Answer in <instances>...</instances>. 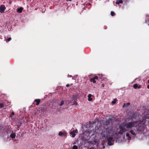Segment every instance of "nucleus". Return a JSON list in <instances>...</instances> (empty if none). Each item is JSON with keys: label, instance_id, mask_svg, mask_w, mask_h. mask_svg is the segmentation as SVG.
Segmentation results:
<instances>
[{"label": "nucleus", "instance_id": "22", "mask_svg": "<svg viewBox=\"0 0 149 149\" xmlns=\"http://www.w3.org/2000/svg\"><path fill=\"white\" fill-rule=\"evenodd\" d=\"M116 100H114V101H113L112 102V103L113 104H114L115 103H116V101H115Z\"/></svg>", "mask_w": 149, "mask_h": 149}, {"label": "nucleus", "instance_id": "4", "mask_svg": "<svg viewBox=\"0 0 149 149\" xmlns=\"http://www.w3.org/2000/svg\"><path fill=\"white\" fill-rule=\"evenodd\" d=\"M40 102V99H36L35 100L34 102V103L36 102V105H38L39 104Z\"/></svg>", "mask_w": 149, "mask_h": 149}, {"label": "nucleus", "instance_id": "9", "mask_svg": "<svg viewBox=\"0 0 149 149\" xmlns=\"http://www.w3.org/2000/svg\"><path fill=\"white\" fill-rule=\"evenodd\" d=\"M123 3V1L122 0H118V1L117 0L116 2V3L117 4H118L119 3Z\"/></svg>", "mask_w": 149, "mask_h": 149}, {"label": "nucleus", "instance_id": "31", "mask_svg": "<svg viewBox=\"0 0 149 149\" xmlns=\"http://www.w3.org/2000/svg\"><path fill=\"white\" fill-rule=\"evenodd\" d=\"M147 87L149 89V85L147 86Z\"/></svg>", "mask_w": 149, "mask_h": 149}, {"label": "nucleus", "instance_id": "8", "mask_svg": "<svg viewBox=\"0 0 149 149\" xmlns=\"http://www.w3.org/2000/svg\"><path fill=\"white\" fill-rule=\"evenodd\" d=\"M91 96H92V95L91 94H89L88 95V100L89 101H92V99L91 98Z\"/></svg>", "mask_w": 149, "mask_h": 149}, {"label": "nucleus", "instance_id": "26", "mask_svg": "<svg viewBox=\"0 0 149 149\" xmlns=\"http://www.w3.org/2000/svg\"><path fill=\"white\" fill-rule=\"evenodd\" d=\"M66 86L67 87H69L70 86V85L69 84H67L66 85Z\"/></svg>", "mask_w": 149, "mask_h": 149}, {"label": "nucleus", "instance_id": "16", "mask_svg": "<svg viewBox=\"0 0 149 149\" xmlns=\"http://www.w3.org/2000/svg\"><path fill=\"white\" fill-rule=\"evenodd\" d=\"M138 86L137 84H135L133 86L134 88L135 89L136 88L138 87Z\"/></svg>", "mask_w": 149, "mask_h": 149}, {"label": "nucleus", "instance_id": "3", "mask_svg": "<svg viewBox=\"0 0 149 149\" xmlns=\"http://www.w3.org/2000/svg\"><path fill=\"white\" fill-rule=\"evenodd\" d=\"M6 8L4 5H1L0 7V12L1 13H4Z\"/></svg>", "mask_w": 149, "mask_h": 149}, {"label": "nucleus", "instance_id": "29", "mask_svg": "<svg viewBox=\"0 0 149 149\" xmlns=\"http://www.w3.org/2000/svg\"><path fill=\"white\" fill-rule=\"evenodd\" d=\"M102 76H101V77H99V79L102 80Z\"/></svg>", "mask_w": 149, "mask_h": 149}, {"label": "nucleus", "instance_id": "24", "mask_svg": "<svg viewBox=\"0 0 149 149\" xmlns=\"http://www.w3.org/2000/svg\"><path fill=\"white\" fill-rule=\"evenodd\" d=\"M126 104L125 103H124L123 104V107H125L126 106Z\"/></svg>", "mask_w": 149, "mask_h": 149}, {"label": "nucleus", "instance_id": "11", "mask_svg": "<svg viewBox=\"0 0 149 149\" xmlns=\"http://www.w3.org/2000/svg\"><path fill=\"white\" fill-rule=\"evenodd\" d=\"M126 136L128 137V140H130L131 139V137L130 136V134L129 133H127L126 134Z\"/></svg>", "mask_w": 149, "mask_h": 149}, {"label": "nucleus", "instance_id": "27", "mask_svg": "<svg viewBox=\"0 0 149 149\" xmlns=\"http://www.w3.org/2000/svg\"><path fill=\"white\" fill-rule=\"evenodd\" d=\"M12 3V1H10L9 2V4H11Z\"/></svg>", "mask_w": 149, "mask_h": 149}, {"label": "nucleus", "instance_id": "25", "mask_svg": "<svg viewBox=\"0 0 149 149\" xmlns=\"http://www.w3.org/2000/svg\"><path fill=\"white\" fill-rule=\"evenodd\" d=\"M74 132H75V133H77L78 132L77 130H76L75 131L74 130Z\"/></svg>", "mask_w": 149, "mask_h": 149}, {"label": "nucleus", "instance_id": "7", "mask_svg": "<svg viewBox=\"0 0 149 149\" xmlns=\"http://www.w3.org/2000/svg\"><path fill=\"white\" fill-rule=\"evenodd\" d=\"M70 134L71 135H72V137H74L75 136V132H74V130H73L72 132H70Z\"/></svg>", "mask_w": 149, "mask_h": 149}, {"label": "nucleus", "instance_id": "32", "mask_svg": "<svg viewBox=\"0 0 149 149\" xmlns=\"http://www.w3.org/2000/svg\"><path fill=\"white\" fill-rule=\"evenodd\" d=\"M67 1H71L72 0H66Z\"/></svg>", "mask_w": 149, "mask_h": 149}, {"label": "nucleus", "instance_id": "13", "mask_svg": "<svg viewBox=\"0 0 149 149\" xmlns=\"http://www.w3.org/2000/svg\"><path fill=\"white\" fill-rule=\"evenodd\" d=\"M64 103V101L63 100L61 101L60 103L59 104V105L60 106H61Z\"/></svg>", "mask_w": 149, "mask_h": 149}, {"label": "nucleus", "instance_id": "2", "mask_svg": "<svg viewBox=\"0 0 149 149\" xmlns=\"http://www.w3.org/2000/svg\"><path fill=\"white\" fill-rule=\"evenodd\" d=\"M110 134V132H106V134L104 135L103 136L105 138H107V141L108 144L110 146H111L113 145V143L112 142H113L114 140H113V138L111 136L108 137V136H109Z\"/></svg>", "mask_w": 149, "mask_h": 149}, {"label": "nucleus", "instance_id": "17", "mask_svg": "<svg viewBox=\"0 0 149 149\" xmlns=\"http://www.w3.org/2000/svg\"><path fill=\"white\" fill-rule=\"evenodd\" d=\"M63 134V133L62 132H60L58 133V135L60 136H62Z\"/></svg>", "mask_w": 149, "mask_h": 149}, {"label": "nucleus", "instance_id": "5", "mask_svg": "<svg viewBox=\"0 0 149 149\" xmlns=\"http://www.w3.org/2000/svg\"><path fill=\"white\" fill-rule=\"evenodd\" d=\"M23 8L21 7L19 8H18L17 10V11L19 13H20L22 12V10H23Z\"/></svg>", "mask_w": 149, "mask_h": 149}, {"label": "nucleus", "instance_id": "28", "mask_svg": "<svg viewBox=\"0 0 149 149\" xmlns=\"http://www.w3.org/2000/svg\"><path fill=\"white\" fill-rule=\"evenodd\" d=\"M104 84H102V87H104Z\"/></svg>", "mask_w": 149, "mask_h": 149}, {"label": "nucleus", "instance_id": "33", "mask_svg": "<svg viewBox=\"0 0 149 149\" xmlns=\"http://www.w3.org/2000/svg\"><path fill=\"white\" fill-rule=\"evenodd\" d=\"M17 127H18V128H19V125H18V126H17Z\"/></svg>", "mask_w": 149, "mask_h": 149}, {"label": "nucleus", "instance_id": "34", "mask_svg": "<svg viewBox=\"0 0 149 149\" xmlns=\"http://www.w3.org/2000/svg\"><path fill=\"white\" fill-rule=\"evenodd\" d=\"M148 82L149 83V79L148 80Z\"/></svg>", "mask_w": 149, "mask_h": 149}, {"label": "nucleus", "instance_id": "18", "mask_svg": "<svg viewBox=\"0 0 149 149\" xmlns=\"http://www.w3.org/2000/svg\"><path fill=\"white\" fill-rule=\"evenodd\" d=\"M11 40V37H10V38H8L7 39V41H9L10 40Z\"/></svg>", "mask_w": 149, "mask_h": 149}, {"label": "nucleus", "instance_id": "14", "mask_svg": "<svg viewBox=\"0 0 149 149\" xmlns=\"http://www.w3.org/2000/svg\"><path fill=\"white\" fill-rule=\"evenodd\" d=\"M72 148V149H78V147L76 145H74Z\"/></svg>", "mask_w": 149, "mask_h": 149}, {"label": "nucleus", "instance_id": "15", "mask_svg": "<svg viewBox=\"0 0 149 149\" xmlns=\"http://www.w3.org/2000/svg\"><path fill=\"white\" fill-rule=\"evenodd\" d=\"M111 16H114L115 15V13L114 12L112 11L111 12Z\"/></svg>", "mask_w": 149, "mask_h": 149}, {"label": "nucleus", "instance_id": "19", "mask_svg": "<svg viewBox=\"0 0 149 149\" xmlns=\"http://www.w3.org/2000/svg\"><path fill=\"white\" fill-rule=\"evenodd\" d=\"M93 77L95 79V80H97L98 79V77L97 76H95Z\"/></svg>", "mask_w": 149, "mask_h": 149}, {"label": "nucleus", "instance_id": "6", "mask_svg": "<svg viewBox=\"0 0 149 149\" xmlns=\"http://www.w3.org/2000/svg\"><path fill=\"white\" fill-rule=\"evenodd\" d=\"M10 137L12 138H15L16 136V134L15 133L12 132L10 135Z\"/></svg>", "mask_w": 149, "mask_h": 149}, {"label": "nucleus", "instance_id": "36", "mask_svg": "<svg viewBox=\"0 0 149 149\" xmlns=\"http://www.w3.org/2000/svg\"><path fill=\"white\" fill-rule=\"evenodd\" d=\"M146 23L147 22V21L146 20Z\"/></svg>", "mask_w": 149, "mask_h": 149}, {"label": "nucleus", "instance_id": "37", "mask_svg": "<svg viewBox=\"0 0 149 149\" xmlns=\"http://www.w3.org/2000/svg\"><path fill=\"white\" fill-rule=\"evenodd\" d=\"M148 25L149 26V24H148Z\"/></svg>", "mask_w": 149, "mask_h": 149}, {"label": "nucleus", "instance_id": "30", "mask_svg": "<svg viewBox=\"0 0 149 149\" xmlns=\"http://www.w3.org/2000/svg\"><path fill=\"white\" fill-rule=\"evenodd\" d=\"M11 114L12 115H14V113L13 112H12Z\"/></svg>", "mask_w": 149, "mask_h": 149}, {"label": "nucleus", "instance_id": "12", "mask_svg": "<svg viewBox=\"0 0 149 149\" xmlns=\"http://www.w3.org/2000/svg\"><path fill=\"white\" fill-rule=\"evenodd\" d=\"M4 107V104L3 103H0V108L2 109Z\"/></svg>", "mask_w": 149, "mask_h": 149}, {"label": "nucleus", "instance_id": "1", "mask_svg": "<svg viewBox=\"0 0 149 149\" xmlns=\"http://www.w3.org/2000/svg\"><path fill=\"white\" fill-rule=\"evenodd\" d=\"M148 125L149 127V118H146L145 120L137 123L136 121H132L127 123H123L119 125L120 131L118 134L122 135L126 129L125 127L130 130V132L133 136H135L143 130L144 126Z\"/></svg>", "mask_w": 149, "mask_h": 149}, {"label": "nucleus", "instance_id": "20", "mask_svg": "<svg viewBox=\"0 0 149 149\" xmlns=\"http://www.w3.org/2000/svg\"><path fill=\"white\" fill-rule=\"evenodd\" d=\"M112 119L111 118H109L108 119V122L109 123L110 122H112Z\"/></svg>", "mask_w": 149, "mask_h": 149}, {"label": "nucleus", "instance_id": "10", "mask_svg": "<svg viewBox=\"0 0 149 149\" xmlns=\"http://www.w3.org/2000/svg\"><path fill=\"white\" fill-rule=\"evenodd\" d=\"M90 81L91 82H93L94 84L95 83H96V81L93 78V77L90 79Z\"/></svg>", "mask_w": 149, "mask_h": 149}, {"label": "nucleus", "instance_id": "21", "mask_svg": "<svg viewBox=\"0 0 149 149\" xmlns=\"http://www.w3.org/2000/svg\"><path fill=\"white\" fill-rule=\"evenodd\" d=\"M130 105V103L129 102L127 103L126 104V105L127 106H129Z\"/></svg>", "mask_w": 149, "mask_h": 149}, {"label": "nucleus", "instance_id": "23", "mask_svg": "<svg viewBox=\"0 0 149 149\" xmlns=\"http://www.w3.org/2000/svg\"><path fill=\"white\" fill-rule=\"evenodd\" d=\"M76 95H73V97L74 98V99H77V98H76L75 97H76Z\"/></svg>", "mask_w": 149, "mask_h": 149}, {"label": "nucleus", "instance_id": "35", "mask_svg": "<svg viewBox=\"0 0 149 149\" xmlns=\"http://www.w3.org/2000/svg\"><path fill=\"white\" fill-rule=\"evenodd\" d=\"M135 114H134L133 115V117H134V116Z\"/></svg>", "mask_w": 149, "mask_h": 149}]
</instances>
